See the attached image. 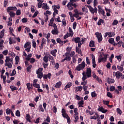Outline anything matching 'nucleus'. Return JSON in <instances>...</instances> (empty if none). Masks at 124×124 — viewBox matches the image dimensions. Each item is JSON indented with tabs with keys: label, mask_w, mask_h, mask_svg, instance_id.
Segmentation results:
<instances>
[{
	"label": "nucleus",
	"mask_w": 124,
	"mask_h": 124,
	"mask_svg": "<svg viewBox=\"0 0 124 124\" xmlns=\"http://www.w3.org/2000/svg\"><path fill=\"white\" fill-rule=\"evenodd\" d=\"M82 81H85L88 78H91L92 77V69L91 68H87L86 72L84 71L82 72Z\"/></svg>",
	"instance_id": "obj_1"
},
{
	"label": "nucleus",
	"mask_w": 124,
	"mask_h": 124,
	"mask_svg": "<svg viewBox=\"0 0 124 124\" xmlns=\"http://www.w3.org/2000/svg\"><path fill=\"white\" fill-rule=\"evenodd\" d=\"M93 6H96V5H97L98 2L97 1V0H93Z\"/></svg>",
	"instance_id": "obj_64"
},
{
	"label": "nucleus",
	"mask_w": 124,
	"mask_h": 124,
	"mask_svg": "<svg viewBox=\"0 0 124 124\" xmlns=\"http://www.w3.org/2000/svg\"><path fill=\"white\" fill-rule=\"evenodd\" d=\"M113 75L114 77H116L117 79H120L121 76H122L123 78H124V75H123V74L120 71H117V72H114Z\"/></svg>",
	"instance_id": "obj_7"
},
{
	"label": "nucleus",
	"mask_w": 124,
	"mask_h": 124,
	"mask_svg": "<svg viewBox=\"0 0 124 124\" xmlns=\"http://www.w3.org/2000/svg\"><path fill=\"white\" fill-rule=\"evenodd\" d=\"M90 47H94V42L91 41L89 44Z\"/></svg>",
	"instance_id": "obj_46"
},
{
	"label": "nucleus",
	"mask_w": 124,
	"mask_h": 124,
	"mask_svg": "<svg viewBox=\"0 0 124 124\" xmlns=\"http://www.w3.org/2000/svg\"><path fill=\"white\" fill-rule=\"evenodd\" d=\"M79 114H75L74 117H75L74 123H77L78 122V120H79Z\"/></svg>",
	"instance_id": "obj_31"
},
{
	"label": "nucleus",
	"mask_w": 124,
	"mask_h": 124,
	"mask_svg": "<svg viewBox=\"0 0 124 124\" xmlns=\"http://www.w3.org/2000/svg\"><path fill=\"white\" fill-rule=\"evenodd\" d=\"M62 73H63V71L62 70H60L59 71V72L57 73L56 74V76H59V75H61Z\"/></svg>",
	"instance_id": "obj_54"
},
{
	"label": "nucleus",
	"mask_w": 124,
	"mask_h": 124,
	"mask_svg": "<svg viewBox=\"0 0 124 124\" xmlns=\"http://www.w3.org/2000/svg\"><path fill=\"white\" fill-rule=\"evenodd\" d=\"M98 13L99 14H102L103 16H104V15L105 14V12L103 9H102V8H101V6L100 5L98 6Z\"/></svg>",
	"instance_id": "obj_13"
},
{
	"label": "nucleus",
	"mask_w": 124,
	"mask_h": 124,
	"mask_svg": "<svg viewBox=\"0 0 124 124\" xmlns=\"http://www.w3.org/2000/svg\"><path fill=\"white\" fill-rule=\"evenodd\" d=\"M38 15V11H36L34 15L32 16V18H35V17H36V16H37Z\"/></svg>",
	"instance_id": "obj_57"
},
{
	"label": "nucleus",
	"mask_w": 124,
	"mask_h": 124,
	"mask_svg": "<svg viewBox=\"0 0 124 124\" xmlns=\"http://www.w3.org/2000/svg\"><path fill=\"white\" fill-rule=\"evenodd\" d=\"M42 8H44L45 10H47V9H49V6L47 5V3H43L42 5Z\"/></svg>",
	"instance_id": "obj_22"
},
{
	"label": "nucleus",
	"mask_w": 124,
	"mask_h": 124,
	"mask_svg": "<svg viewBox=\"0 0 124 124\" xmlns=\"http://www.w3.org/2000/svg\"><path fill=\"white\" fill-rule=\"evenodd\" d=\"M43 68H39V69L36 71V74H37L38 78L39 79H41L43 77Z\"/></svg>",
	"instance_id": "obj_6"
},
{
	"label": "nucleus",
	"mask_w": 124,
	"mask_h": 124,
	"mask_svg": "<svg viewBox=\"0 0 124 124\" xmlns=\"http://www.w3.org/2000/svg\"><path fill=\"white\" fill-rule=\"evenodd\" d=\"M16 75V70L15 69H14L12 71V73L11 74V76H14Z\"/></svg>",
	"instance_id": "obj_63"
},
{
	"label": "nucleus",
	"mask_w": 124,
	"mask_h": 124,
	"mask_svg": "<svg viewBox=\"0 0 124 124\" xmlns=\"http://www.w3.org/2000/svg\"><path fill=\"white\" fill-rule=\"evenodd\" d=\"M98 111L101 112L102 113H106L108 111L107 109H105L103 107H100L98 108Z\"/></svg>",
	"instance_id": "obj_18"
},
{
	"label": "nucleus",
	"mask_w": 124,
	"mask_h": 124,
	"mask_svg": "<svg viewBox=\"0 0 124 124\" xmlns=\"http://www.w3.org/2000/svg\"><path fill=\"white\" fill-rule=\"evenodd\" d=\"M107 82L108 84H112V83L115 82V80H114V79L108 78L107 79Z\"/></svg>",
	"instance_id": "obj_29"
},
{
	"label": "nucleus",
	"mask_w": 124,
	"mask_h": 124,
	"mask_svg": "<svg viewBox=\"0 0 124 124\" xmlns=\"http://www.w3.org/2000/svg\"><path fill=\"white\" fill-rule=\"evenodd\" d=\"M82 12H83V13H85V14H87V13H88V12H89V10H88L87 8L83 7L82 8Z\"/></svg>",
	"instance_id": "obj_28"
},
{
	"label": "nucleus",
	"mask_w": 124,
	"mask_h": 124,
	"mask_svg": "<svg viewBox=\"0 0 124 124\" xmlns=\"http://www.w3.org/2000/svg\"><path fill=\"white\" fill-rule=\"evenodd\" d=\"M28 90H32V85L30 83H28L26 84Z\"/></svg>",
	"instance_id": "obj_33"
},
{
	"label": "nucleus",
	"mask_w": 124,
	"mask_h": 124,
	"mask_svg": "<svg viewBox=\"0 0 124 124\" xmlns=\"http://www.w3.org/2000/svg\"><path fill=\"white\" fill-rule=\"evenodd\" d=\"M93 77L94 79H95L97 81H98V82H100V83L102 82L101 81V79L100 78H98V77L96 76V75H95V74H93Z\"/></svg>",
	"instance_id": "obj_23"
},
{
	"label": "nucleus",
	"mask_w": 124,
	"mask_h": 124,
	"mask_svg": "<svg viewBox=\"0 0 124 124\" xmlns=\"http://www.w3.org/2000/svg\"><path fill=\"white\" fill-rule=\"evenodd\" d=\"M86 66V63L85 62L83 61L81 63L78 65L76 67V69L78 71H81V70H83L85 68Z\"/></svg>",
	"instance_id": "obj_4"
},
{
	"label": "nucleus",
	"mask_w": 124,
	"mask_h": 124,
	"mask_svg": "<svg viewBox=\"0 0 124 124\" xmlns=\"http://www.w3.org/2000/svg\"><path fill=\"white\" fill-rule=\"evenodd\" d=\"M9 15L11 18H13V17H15L16 14L13 12H10Z\"/></svg>",
	"instance_id": "obj_40"
},
{
	"label": "nucleus",
	"mask_w": 124,
	"mask_h": 124,
	"mask_svg": "<svg viewBox=\"0 0 124 124\" xmlns=\"http://www.w3.org/2000/svg\"><path fill=\"white\" fill-rule=\"evenodd\" d=\"M46 41H47V40L45 38H43L42 39L41 46H40V47L41 48V49H42L43 48V46H44V45H45V44H46Z\"/></svg>",
	"instance_id": "obj_21"
},
{
	"label": "nucleus",
	"mask_w": 124,
	"mask_h": 124,
	"mask_svg": "<svg viewBox=\"0 0 124 124\" xmlns=\"http://www.w3.org/2000/svg\"><path fill=\"white\" fill-rule=\"evenodd\" d=\"M4 30H2L0 32V38H2L4 35Z\"/></svg>",
	"instance_id": "obj_39"
},
{
	"label": "nucleus",
	"mask_w": 124,
	"mask_h": 124,
	"mask_svg": "<svg viewBox=\"0 0 124 124\" xmlns=\"http://www.w3.org/2000/svg\"><path fill=\"white\" fill-rule=\"evenodd\" d=\"M65 56L66 57L64 58V60H66V61H67L68 62H69L70 60H71V57H70V55H69V53L66 52L65 54Z\"/></svg>",
	"instance_id": "obj_16"
},
{
	"label": "nucleus",
	"mask_w": 124,
	"mask_h": 124,
	"mask_svg": "<svg viewBox=\"0 0 124 124\" xmlns=\"http://www.w3.org/2000/svg\"><path fill=\"white\" fill-rule=\"evenodd\" d=\"M4 41L3 40H1L0 42V49H1L3 48V43Z\"/></svg>",
	"instance_id": "obj_38"
},
{
	"label": "nucleus",
	"mask_w": 124,
	"mask_h": 124,
	"mask_svg": "<svg viewBox=\"0 0 124 124\" xmlns=\"http://www.w3.org/2000/svg\"><path fill=\"white\" fill-rule=\"evenodd\" d=\"M32 46L34 48H36V42H35V40H32Z\"/></svg>",
	"instance_id": "obj_50"
},
{
	"label": "nucleus",
	"mask_w": 124,
	"mask_h": 124,
	"mask_svg": "<svg viewBox=\"0 0 124 124\" xmlns=\"http://www.w3.org/2000/svg\"><path fill=\"white\" fill-rule=\"evenodd\" d=\"M10 89L12 90V92H13L14 91H16V90H17V88L16 87L13 86H11Z\"/></svg>",
	"instance_id": "obj_51"
},
{
	"label": "nucleus",
	"mask_w": 124,
	"mask_h": 124,
	"mask_svg": "<svg viewBox=\"0 0 124 124\" xmlns=\"http://www.w3.org/2000/svg\"><path fill=\"white\" fill-rule=\"evenodd\" d=\"M69 32L68 33V34H69V36H71V37H72L73 36V31H72V29L71 28H69Z\"/></svg>",
	"instance_id": "obj_24"
},
{
	"label": "nucleus",
	"mask_w": 124,
	"mask_h": 124,
	"mask_svg": "<svg viewBox=\"0 0 124 124\" xmlns=\"http://www.w3.org/2000/svg\"><path fill=\"white\" fill-rule=\"evenodd\" d=\"M62 86V82L59 81L55 85V88H60Z\"/></svg>",
	"instance_id": "obj_36"
},
{
	"label": "nucleus",
	"mask_w": 124,
	"mask_h": 124,
	"mask_svg": "<svg viewBox=\"0 0 124 124\" xmlns=\"http://www.w3.org/2000/svg\"><path fill=\"white\" fill-rule=\"evenodd\" d=\"M26 121L28 122H29V123H31V116H30V114H27L26 115V118H25Z\"/></svg>",
	"instance_id": "obj_26"
},
{
	"label": "nucleus",
	"mask_w": 124,
	"mask_h": 124,
	"mask_svg": "<svg viewBox=\"0 0 124 124\" xmlns=\"http://www.w3.org/2000/svg\"><path fill=\"white\" fill-rule=\"evenodd\" d=\"M117 69H118L119 71H121V72H122L123 70H124L123 67H121V66L119 65H117Z\"/></svg>",
	"instance_id": "obj_53"
},
{
	"label": "nucleus",
	"mask_w": 124,
	"mask_h": 124,
	"mask_svg": "<svg viewBox=\"0 0 124 124\" xmlns=\"http://www.w3.org/2000/svg\"><path fill=\"white\" fill-rule=\"evenodd\" d=\"M91 95L92 97H95L97 94H96V93H95V92H93L91 93Z\"/></svg>",
	"instance_id": "obj_60"
},
{
	"label": "nucleus",
	"mask_w": 124,
	"mask_h": 124,
	"mask_svg": "<svg viewBox=\"0 0 124 124\" xmlns=\"http://www.w3.org/2000/svg\"><path fill=\"white\" fill-rule=\"evenodd\" d=\"M12 112V110H10L9 108H7L6 110V113L7 115H10Z\"/></svg>",
	"instance_id": "obj_47"
},
{
	"label": "nucleus",
	"mask_w": 124,
	"mask_h": 124,
	"mask_svg": "<svg viewBox=\"0 0 124 124\" xmlns=\"http://www.w3.org/2000/svg\"><path fill=\"white\" fill-rule=\"evenodd\" d=\"M119 23V21L117 20H114L112 24V26H117V25H118V24Z\"/></svg>",
	"instance_id": "obj_41"
},
{
	"label": "nucleus",
	"mask_w": 124,
	"mask_h": 124,
	"mask_svg": "<svg viewBox=\"0 0 124 124\" xmlns=\"http://www.w3.org/2000/svg\"><path fill=\"white\" fill-rule=\"evenodd\" d=\"M74 40L76 43H78V42H80L81 41L79 37H76L74 38Z\"/></svg>",
	"instance_id": "obj_37"
},
{
	"label": "nucleus",
	"mask_w": 124,
	"mask_h": 124,
	"mask_svg": "<svg viewBox=\"0 0 124 124\" xmlns=\"http://www.w3.org/2000/svg\"><path fill=\"white\" fill-rule=\"evenodd\" d=\"M91 56L92 58L93 66V68H95L96 66V64L95 63V57H94V55H93V54H91Z\"/></svg>",
	"instance_id": "obj_11"
},
{
	"label": "nucleus",
	"mask_w": 124,
	"mask_h": 124,
	"mask_svg": "<svg viewBox=\"0 0 124 124\" xmlns=\"http://www.w3.org/2000/svg\"><path fill=\"white\" fill-rule=\"evenodd\" d=\"M51 33L54 35L59 34V31L58 29H53L51 31Z\"/></svg>",
	"instance_id": "obj_27"
},
{
	"label": "nucleus",
	"mask_w": 124,
	"mask_h": 124,
	"mask_svg": "<svg viewBox=\"0 0 124 124\" xmlns=\"http://www.w3.org/2000/svg\"><path fill=\"white\" fill-rule=\"evenodd\" d=\"M60 8H61V6L59 5L52 6L53 10L56 14H59V11L57 9H60Z\"/></svg>",
	"instance_id": "obj_8"
},
{
	"label": "nucleus",
	"mask_w": 124,
	"mask_h": 124,
	"mask_svg": "<svg viewBox=\"0 0 124 124\" xmlns=\"http://www.w3.org/2000/svg\"><path fill=\"white\" fill-rule=\"evenodd\" d=\"M99 42L100 41H102V35H101V33H99L98 32H95V33Z\"/></svg>",
	"instance_id": "obj_10"
},
{
	"label": "nucleus",
	"mask_w": 124,
	"mask_h": 124,
	"mask_svg": "<svg viewBox=\"0 0 124 124\" xmlns=\"http://www.w3.org/2000/svg\"><path fill=\"white\" fill-rule=\"evenodd\" d=\"M107 36H108V37H112L113 36H115V33L111 31L106 32L105 33L104 37H107Z\"/></svg>",
	"instance_id": "obj_9"
},
{
	"label": "nucleus",
	"mask_w": 124,
	"mask_h": 124,
	"mask_svg": "<svg viewBox=\"0 0 124 124\" xmlns=\"http://www.w3.org/2000/svg\"><path fill=\"white\" fill-rule=\"evenodd\" d=\"M91 120H96L97 119H99V115L97 113H95L94 116H91L90 117Z\"/></svg>",
	"instance_id": "obj_17"
},
{
	"label": "nucleus",
	"mask_w": 124,
	"mask_h": 124,
	"mask_svg": "<svg viewBox=\"0 0 124 124\" xmlns=\"http://www.w3.org/2000/svg\"><path fill=\"white\" fill-rule=\"evenodd\" d=\"M84 100H81L80 101L78 102V106L79 107H84Z\"/></svg>",
	"instance_id": "obj_35"
},
{
	"label": "nucleus",
	"mask_w": 124,
	"mask_h": 124,
	"mask_svg": "<svg viewBox=\"0 0 124 124\" xmlns=\"http://www.w3.org/2000/svg\"><path fill=\"white\" fill-rule=\"evenodd\" d=\"M16 115L17 117H20L21 116V114H20V111H19V110H16Z\"/></svg>",
	"instance_id": "obj_56"
},
{
	"label": "nucleus",
	"mask_w": 124,
	"mask_h": 124,
	"mask_svg": "<svg viewBox=\"0 0 124 124\" xmlns=\"http://www.w3.org/2000/svg\"><path fill=\"white\" fill-rule=\"evenodd\" d=\"M72 86V83L71 82H69L68 84L66 85V86L64 87V90H66L68 88H70Z\"/></svg>",
	"instance_id": "obj_30"
},
{
	"label": "nucleus",
	"mask_w": 124,
	"mask_h": 124,
	"mask_svg": "<svg viewBox=\"0 0 124 124\" xmlns=\"http://www.w3.org/2000/svg\"><path fill=\"white\" fill-rule=\"evenodd\" d=\"M82 90H83V87L78 86L76 87V90H75V92L77 93L78 92H81Z\"/></svg>",
	"instance_id": "obj_19"
},
{
	"label": "nucleus",
	"mask_w": 124,
	"mask_h": 124,
	"mask_svg": "<svg viewBox=\"0 0 124 124\" xmlns=\"http://www.w3.org/2000/svg\"><path fill=\"white\" fill-rule=\"evenodd\" d=\"M31 57H32V54H29L27 55V57L26 58L27 61H30V59H31Z\"/></svg>",
	"instance_id": "obj_42"
},
{
	"label": "nucleus",
	"mask_w": 124,
	"mask_h": 124,
	"mask_svg": "<svg viewBox=\"0 0 124 124\" xmlns=\"http://www.w3.org/2000/svg\"><path fill=\"white\" fill-rule=\"evenodd\" d=\"M47 56L48 57V59H49L50 61H54V58L53 57V56H51V54L47 53Z\"/></svg>",
	"instance_id": "obj_43"
},
{
	"label": "nucleus",
	"mask_w": 124,
	"mask_h": 124,
	"mask_svg": "<svg viewBox=\"0 0 124 124\" xmlns=\"http://www.w3.org/2000/svg\"><path fill=\"white\" fill-rule=\"evenodd\" d=\"M116 59L119 61V62H121L122 61V56L119 55L117 56H116Z\"/></svg>",
	"instance_id": "obj_61"
},
{
	"label": "nucleus",
	"mask_w": 124,
	"mask_h": 124,
	"mask_svg": "<svg viewBox=\"0 0 124 124\" xmlns=\"http://www.w3.org/2000/svg\"><path fill=\"white\" fill-rule=\"evenodd\" d=\"M30 47H31V43L30 42H28L27 43H26L25 45H24V48H29Z\"/></svg>",
	"instance_id": "obj_34"
},
{
	"label": "nucleus",
	"mask_w": 124,
	"mask_h": 124,
	"mask_svg": "<svg viewBox=\"0 0 124 124\" xmlns=\"http://www.w3.org/2000/svg\"><path fill=\"white\" fill-rule=\"evenodd\" d=\"M38 80L37 79H34L33 82V86L34 87V88H36L37 89H40V85L39 84H37Z\"/></svg>",
	"instance_id": "obj_12"
},
{
	"label": "nucleus",
	"mask_w": 124,
	"mask_h": 124,
	"mask_svg": "<svg viewBox=\"0 0 124 124\" xmlns=\"http://www.w3.org/2000/svg\"><path fill=\"white\" fill-rule=\"evenodd\" d=\"M108 42H109V43H110L111 44H113L114 43V38L109 39Z\"/></svg>",
	"instance_id": "obj_55"
},
{
	"label": "nucleus",
	"mask_w": 124,
	"mask_h": 124,
	"mask_svg": "<svg viewBox=\"0 0 124 124\" xmlns=\"http://www.w3.org/2000/svg\"><path fill=\"white\" fill-rule=\"evenodd\" d=\"M62 117L67 119V124H70L71 122V121L70 120V117H69V116H68V114H67L66 111H65V109H64V108H62Z\"/></svg>",
	"instance_id": "obj_3"
},
{
	"label": "nucleus",
	"mask_w": 124,
	"mask_h": 124,
	"mask_svg": "<svg viewBox=\"0 0 124 124\" xmlns=\"http://www.w3.org/2000/svg\"><path fill=\"white\" fill-rule=\"evenodd\" d=\"M76 52L77 53H78V54H79V55H81V54L82 53V52H81V49L78 47L76 48Z\"/></svg>",
	"instance_id": "obj_49"
},
{
	"label": "nucleus",
	"mask_w": 124,
	"mask_h": 124,
	"mask_svg": "<svg viewBox=\"0 0 124 124\" xmlns=\"http://www.w3.org/2000/svg\"><path fill=\"white\" fill-rule=\"evenodd\" d=\"M39 110H41V112H44V109H43V108L42 107V105H40L39 106Z\"/></svg>",
	"instance_id": "obj_58"
},
{
	"label": "nucleus",
	"mask_w": 124,
	"mask_h": 124,
	"mask_svg": "<svg viewBox=\"0 0 124 124\" xmlns=\"http://www.w3.org/2000/svg\"><path fill=\"white\" fill-rule=\"evenodd\" d=\"M98 60L99 63L101 62H106V61H107V56L104 54H101L99 58H98Z\"/></svg>",
	"instance_id": "obj_5"
},
{
	"label": "nucleus",
	"mask_w": 124,
	"mask_h": 124,
	"mask_svg": "<svg viewBox=\"0 0 124 124\" xmlns=\"http://www.w3.org/2000/svg\"><path fill=\"white\" fill-rule=\"evenodd\" d=\"M19 56H16L15 57V61H16V64H18L19 63Z\"/></svg>",
	"instance_id": "obj_45"
},
{
	"label": "nucleus",
	"mask_w": 124,
	"mask_h": 124,
	"mask_svg": "<svg viewBox=\"0 0 124 124\" xmlns=\"http://www.w3.org/2000/svg\"><path fill=\"white\" fill-rule=\"evenodd\" d=\"M30 62L31 63H33L34 62H35V59L33 58H31L30 60Z\"/></svg>",
	"instance_id": "obj_52"
},
{
	"label": "nucleus",
	"mask_w": 124,
	"mask_h": 124,
	"mask_svg": "<svg viewBox=\"0 0 124 124\" xmlns=\"http://www.w3.org/2000/svg\"><path fill=\"white\" fill-rule=\"evenodd\" d=\"M43 61L45 62H48V56H47V54L46 56L44 57Z\"/></svg>",
	"instance_id": "obj_48"
},
{
	"label": "nucleus",
	"mask_w": 124,
	"mask_h": 124,
	"mask_svg": "<svg viewBox=\"0 0 124 124\" xmlns=\"http://www.w3.org/2000/svg\"><path fill=\"white\" fill-rule=\"evenodd\" d=\"M57 52H58V50H57V49H54L50 52V54H51L54 57H56L57 56V54H56Z\"/></svg>",
	"instance_id": "obj_32"
},
{
	"label": "nucleus",
	"mask_w": 124,
	"mask_h": 124,
	"mask_svg": "<svg viewBox=\"0 0 124 124\" xmlns=\"http://www.w3.org/2000/svg\"><path fill=\"white\" fill-rule=\"evenodd\" d=\"M17 10V7H8L7 8V12H10V11H16Z\"/></svg>",
	"instance_id": "obj_14"
},
{
	"label": "nucleus",
	"mask_w": 124,
	"mask_h": 124,
	"mask_svg": "<svg viewBox=\"0 0 124 124\" xmlns=\"http://www.w3.org/2000/svg\"><path fill=\"white\" fill-rule=\"evenodd\" d=\"M87 83H88V81L86 80L81 82L80 84L82 85L83 87H84V86H86V85H87Z\"/></svg>",
	"instance_id": "obj_59"
},
{
	"label": "nucleus",
	"mask_w": 124,
	"mask_h": 124,
	"mask_svg": "<svg viewBox=\"0 0 124 124\" xmlns=\"http://www.w3.org/2000/svg\"><path fill=\"white\" fill-rule=\"evenodd\" d=\"M21 21H22V23H27V22H28V18H23L22 19Z\"/></svg>",
	"instance_id": "obj_62"
},
{
	"label": "nucleus",
	"mask_w": 124,
	"mask_h": 124,
	"mask_svg": "<svg viewBox=\"0 0 124 124\" xmlns=\"http://www.w3.org/2000/svg\"><path fill=\"white\" fill-rule=\"evenodd\" d=\"M5 65L7 66L8 68H11L12 67V64L13 63V59L9 58V57H6L5 61Z\"/></svg>",
	"instance_id": "obj_2"
},
{
	"label": "nucleus",
	"mask_w": 124,
	"mask_h": 124,
	"mask_svg": "<svg viewBox=\"0 0 124 124\" xmlns=\"http://www.w3.org/2000/svg\"><path fill=\"white\" fill-rule=\"evenodd\" d=\"M75 14L73 15V16H76V15H79V11H78V9H75L74 10Z\"/></svg>",
	"instance_id": "obj_44"
},
{
	"label": "nucleus",
	"mask_w": 124,
	"mask_h": 124,
	"mask_svg": "<svg viewBox=\"0 0 124 124\" xmlns=\"http://www.w3.org/2000/svg\"><path fill=\"white\" fill-rule=\"evenodd\" d=\"M51 73H49L47 75H44L43 76V77L44 79H47V78H48V79H51Z\"/></svg>",
	"instance_id": "obj_20"
},
{
	"label": "nucleus",
	"mask_w": 124,
	"mask_h": 124,
	"mask_svg": "<svg viewBox=\"0 0 124 124\" xmlns=\"http://www.w3.org/2000/svg\"><path fill=\"white\" fill-rule=\"evenodd\" d=\"M73 3H71V2H69L67 5V7H68V9L69 10H73Z\"/></svg>",
	"instance_id": "obj_15"
},
{
	"label": "nucleus",
	"mask_w": 124,
	"mask_h": 124,
	"mask_svg": "<svg viewBox=\"0 0 124 124\" xmlns=\"http://www.w3.org/2000/svg\"><path fill=\"white\" fill-rule=\"evenodd\" d=\"M87 6L88 7V8H89V10H90V12H91V13H92V14H94V9H93V8L90 5H87Z\"/></svg>",
	"instance_id": "obj_25"
}]
</instances>
